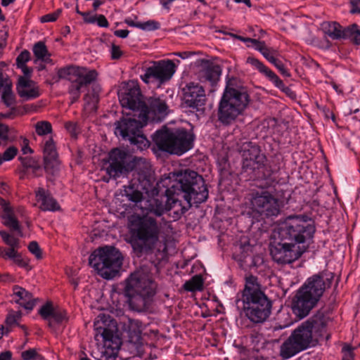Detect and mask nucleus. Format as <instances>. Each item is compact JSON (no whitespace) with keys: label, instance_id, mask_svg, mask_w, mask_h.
<instances>
[{"label":"nucleus","instance_id":"obj_34","mask_svg":"<svg viewBox=\"0 0 360 360\" xmlns=\"http://www.w3.org/2000/svg\"><path fill=\"white\" fill-rule=\"evenodd\" d=\"M33 53L36 59L34 60V63H37V60H40L42 61L47 62L50 60V54L47 50V48L45 44L42 41H38L33 46Z\"/></svg>","mask_w":360,"mask_h":360},{"label":"nucleus","instance_id":"obj_18","mask_svg":"<svg viewBox=\"0 0 360 360\" xmlns=\"http://www.w3.org/2000/svg\"><path fill=\"white\" fill-rule=\"evenodd\" d=\"M120 102L123 108L129 110H139V117H141L143 122L147 119L146 111L148 109L146 103L142 101V95L139 86L132 83L129 85L124 92L119 95Z\"/></svg>","mask_w":360,"mask_h":360},{"label":"nucleus","instance_id":"obj_59","mask_svg":"<svg viewBox=\"0 0 360 360\" xmlns=\"http://www.w3.org/2000/svg\"><path fill=\"white\" fill-rule=\"evenodd\" d=\"M65 126L66 129L70 133V134L72 136H74V137L77 136V125L75 123L69 122H67Z\"/></svg>","mask_w":360,"mask_h":360},{"label":"nucleus","instance_id":"obj_11","mask_svg":"<svg viewBox=\"0 0 360 360\" xmlns=\"http://www.w3.org/2000/svg\"><path fill=\"white\" fill-rule=\"evenodd\" d=\"M94 330L96 340H98L99 335L103 339L104 354L107 357L116 356L121 345L120 338L115 334L116 322L108 315L100 314L94 321Z\"/></svg>","mask_w":360,"mask_h":360},{"label":"nucleus","instance_id":"obj_41","mask_svg":"<svg viewBox=\"0 0 360 360\" xmlns=\"http://www.w3.org/2000/svg\"><path fill=\"white\" fill-rule=\"evenodd\" d=\"M0 236H1L4 242L9 247L19 248V240L18 238L4 231H0Z\"/></svg>","mask_w":360,"mask_h":360},{"label":"nucleus","instance_id":"obj_42","mask_svg":"<svg viewBox=\"0 0 360 360\" xmlns=\"http://www.w3.org/2000/svg\"><path fill=\"white\" fill-rule=\"evenodd\" d=\"M18 248H19L9 247V248L6 249L0 247V257L4 259H11L14 260L18 254L17 251Z\"/></svg>","mask_w":360,"mask_h":360},{"label":"nucleus","instance_id":"obj_61","mask_svg":"<svg viewBox=\"0 0 360 360\" xmlns=\"http://www.w3.org/2000/svg\"><path fill=\"white\" fill-rule=\"evenodd\" d=\"M237 39L242 41H244V42H249L251 44H248V46H254V47L258 41L257 39H251V38H248V37H243L241 36L237 37Z\"/></svg>","mask_w":360,"mask_h":360},{"label":"nucleus","instance_id":"obj_29","mask_svg":"<svg viewBox=\"0 0 360 360\" xmlns=\"http://www.w3.org/2000/svg\"><path fill=\"white\" fill-rule=\"evenodd\" d=\"M0 206L3 210L1 218L3 224L12 230H19V223L15 218L9 203L0 198Z\"/></svg>","mask_w":360,"mask_h":360},{"label":"nucleus","instance_id":"obj_16","mask_svg":"<svg viewBox=\"0 0 360 360\" xmlns=\"http://www.w3.org/2000/svg\"><path fill=\"white\" fill-rule=\"evenodd\" d=\"M239 152L243 158V170L253 172L259 169L264 163L265 155L261 153L258 146L250 141H244L239 146Z\"/></svg>","mask_w":360,"mask_h":360},{"label":"nucleus","instance_id":"obj_31","mask_svg":"<svg viewBox=\"0 0 360 360\" xmlns=\"http://www.w3.org/2000/svg\"><path fill=\"white\" fill-rule=\"evenodd\" d=\"M146 114L152 112L154 115L163 117L168 113V105L166 101L160 98H150Z\"/></svg>","mask_w":360,"mask_h":360},{"label":"nucleus","instance_id":"obj_24","mask_svg":"<svg viewBox=\"0 0 360 360\" xmlns=\"http://www.w3.org/2000/svg\"><path fill=\"white\" fill-rule=\"evenodd\" d=\"M17 92L24 101L38 98L41 95L39 86L30 78L20 76L16 86Z\"/></svg>","mask_w":360,"mask_h":360},{"label":"nucleus","instance_id":"obj_39","mask_svg":"<svg viewBox=\"0 0 360 360\" xmlns=\"http://www.w3.org/2000/svg\"><path fill=\"white\" fill-rule=\"evenodd\" d=\"M1 99L4 103L8 107L13 105L15 103V96L13 94L10 86L7 84H6L4 89Z\"/></svg>","mask_w":360,"mask_h":360},{"label":"nucleus","instance_id":"obj_57","mask_svg":"<svg viewBox=\"0 0 360 360\" xmlns=\"http://www.w3.org/2000/svg\"><path fill=\"white\" fill-rule=\"evenodd\" d=\"M272 64H274L280 71V72L285 77H290V75L289 72L284 68L283 64L281 61H280L278 59L275 60V62H273Z\"/></svg>","mask_w":360,"mask_h":360},{"label":"nucleus","instance_id":"obj_48","mask_svg":"<svg viewBox=\"0 0 360 360\" xmlns=\"http://www.w3.org/2000/svg\"><path fill=\"white\" fill-rule=\"evenodd\" d=\"M61 12H62L61 9H58L51 13H49L45 15H43L41 18V22H54L58 19V18L60 15Z\"/></svg>","mask_w":360,"mask_h":360},{"label":"nucleus","instance_id":"obj_50","mask_svg":"<svg viewBox=\"0 0 360 360\" xmlns=\"http://www.w3.org/2000/svg\"><path fill=\"white\" fill-rule=\"evenodd\" d=\"M159 22L155 20H148L146 22H141L139 28L144 30H155L159 28Z\"/></svg>","mask_w":360,"mask_h":360},{"label":"nucleus","instance_id":"obj_10","mask_svg":"<svg viewBox=\"0 0 360 360\" xmlns=\"http://www.w3.org/2000/svg\"><path fill=\"white\" fill-rule=\"evenodd\" d=\"M307 219L304 216L288 217L279 229L281 240L297 245L312 238L315 228Z\"/></svg>","mask_w":360,"mask_h":360},{"label":"nucleus","instance_id":"obj_22","mask_svg":"<svg viewBox=\"0 0 360 360\" xmlns=\"http://www.w3.org/2000/svg\"><path fill=\"white\" fill-rule=\"evenodd\" d=\"M44 169L48 174H53L58 170L60 160L55 142L51 136L49 137L43 146Z\"/></svg>","mask_w":360,"mask_h":360},{"label":"nucleus","instance_id":"obj_28","mask_svg":"<svg viewBox=\"0 0 360 360\" xmlns=\"http://www.w3.org/2000/svg\"><path fill=\"white\" fill-rule=\"evenodd\" d=\"M13 296L17 298L15 300V302L26 309L32 310L35 305V301L32 295L25 288L18 285L13 287Z\"/></svg>","mask_w":360,"mask_h":360},{"label":"nucleus","instance_id":"obj_46","mask_svg":"<svg viewBox=\"0 0 360 360\" xmlns=\"http://www.w3.org/2000/svg\"><path fill=\"white\" fill-rule=\"evenodd\" d=\"M21 318L20 311H9L6 319V323L8 326H12L17 323L18 321Z\"/></svg>","mask_w":360,"mask_h":360},{"label":"nucleus","instance_id":"obj_45","mask_svg":"<svg viewBox=\"0 0 360 360\" xmlns=\"http://www.w3.org/2000/svg\"><path fill=\"white\" fill-rule=\"evenodd\" d=\"M18 148L15 146L8 147L1 155L4 162L13 159L18 153Z\"/></svg>","mask_w":360,"mask_h":360},{"label":"nucleus","instance_id":"obj_37","mask_svg":"<svg viewBox=\"0 0 360 360\" xmlns=\"http://www.w3.org/2000/svg\"><path fill=\"white\" fill-rule=\"evenodd\" d=\"M202 280L200 276H195L184 285V288L187 291H195L202 288Z\"/></svg>","mask_w":360,"mask_h":360},{"label":"nucleus","instance_id":"obj_30","mask_svg":"<svg viewBox=\"0 0 360 360\" xmlns=\"http://www.w3.org/2000/svg\"><path fill=\"white\" fill-rule=\"evenodd\" d=\"M321 30L325 34L332 39H344L345 35V27H342L336 22H323L321 24Z\"/></svg>","mask_w":360,"mask_h":360},{"label":"nucleus","instance_id":"obj_21","mask_svg":"<svg viewBox=\"0 0 360 360\" xmlns=\"http://www.w3.org/2000/svg\"><path fill=\"white\" fill-rule=\"evenodd\" d=\"M183 98L188 107L196 109L203 106L206 101L203 87L193 82L188 84L183 89Z\"/></svg>","mask_w":360,"mask_h":360},{"label":"nucleus","instance_id":"obj_54","mask_svg":"<svg viewBox=\"0 0 360 360\" xmlns=\"http://www.w3.org/2000/svg\"><path fill=\"white\" fill-rule=\"evenodd\" d=\"M13 262L18 266L26 269L27 271L31 269V266L28 264V261L22 258L21 255L18 253L17 257L14 259Z\"/></svg>","mask_w":360,"mask_h":360},{"label":"nucleus","instance_id":"obj_55","mask_svg":"<svg viewBox=\"0 0 360 360\" xmlns=\"http://www.w3.org/2000/svg\"><path fill=\"white\" fill-rule=\"evenodd\" d=\"M247 63L251 64L253 66H255L260 72L266 67L259 60H258L257 59H256L255 58H252V57H248V59H247Z\"/></svg>","mask_w":360,"mask_h":360},{"label":"nucleus","instance_id":"obj_5","mask_svg":"<svg viewBox=\"0 0 360 360\" xmlns=\"http://www.w3.org/2000/svg\"><path fill=\"white\" fill-rule=\"evenodd\" d=\"M249 103L250 96L240 82L234 77L229 79L219 104V120L231 124L243 113Z\"/></svg>","mask_w":360,"mask_h":360},{"label":"nucleus","instance_id":"obj_20","mask_svg":"<svg viewBox=\"0 0 360 360\" xmlns=\"http://www.w3.org/2000/svg\"><path fill=\"white\" fill-rule=\"evenodd\" d=\"M318 301L302 289H299L292 302V310L299 319L306 317L316 306Z\"/></svg>","mask_w":360,"mask_h":360},{"label":"nucleus","instance_id":"obj_1","mask_svg":"<svg viewBox=\"0 0 360 360\" xmlns=\"http://www.w3.org/2000/svg\"><path fill=\"white\" fill-rule=\"evenodd\" d=\"M141 208L146 214L131 215L128 222L129 243L139 257L153 253L160 241L161 226L158 220L149 214L160 217L167 210L166 204L158 198L146 200Z\"/></svg>","mask_w":360,"mask_h":360},{"label":"nucleus","instance_id":"obj_63","mask_svg":"<svg viewBox=\"0 0 360 360\" xmlns=\"http://www.w3.org/2000/svg\"><path fill=\"white\" fill-rule=\"evenodd\" d=\"M18 68H21L22 72L24 73L25 77L30 78V75L32 73V70L30 68H28L25 64L18 66Z\"/></svg>","mask_w":360,"mask_h":360},{"label":"nucleus","instance_id":"obj_56","mask_svg":"<svg viewBox=\"0 0 360 360\" xmlns=\"http://www.w3.org/2000/svg\"><path fill=\"white\" fill-rule=\"evenodd\" d=\"M122 55V51L119 46L114 44L111 46V58L114 60L119 59Z\"/></svg>","mask_w":360,"mask_h":360},{"label":"nucleus","instance_id":"obj_51","mask_svg":"<svg viewBox=\"0 0 360 360\" xmlns=\"http://www.w3.org/2000/svg\"><path fill=\"white\" fill-rule=\"evenodd\" d=\"M56 323H61L67 320L66 313L64 311L54 310L51 317Z\"/></svg>","mask_w":360,"mask_h":360},{"label":"nucleus","instance_id":"obj_23","mask_svg":"<svg viewBox=\"0 0 360 360\" xmlns=\"http://www.w3.org/2000/svg\"><path fill=\"white\" fill-rule=\"evenodd\" d=\"M168 198L166 202V208L168 211H173V218L179 219L194 204L192 200L181 199L182 194H176L172 188L167 191Z\"/></svg>","mask_w":360,"mask_h":360},{"label":"nucleus","instance_id":"obj_43","mask_svg":"<svg viewBox=\"0 0 360 360\" xmlns=\"http://www.w3.org/2000/svg\"><path fill=\"white\" fill-rule=\"evenodd\" d=\"M354 348L352 347L350 345L344 344V345L342 348V360H354Z\"/></svg>","mask_w":360,"mask_h":360},{"label":"nucleus","instance_id":"obj_2","mask_svg":"<svg viewBox=\"0 0 360 360\" xmlns=\"http://www.w3.org/2000/svg\"><path fill=\"white\" fill-rule=\"evenodd\" d=\"M324 316L319 313L300 325L281 346L280 354L288 359L315 346L326 335Z\"/></svg>","mask_w":360,"mask_h":360},{"label":"nucleus","instance_id":"obj_17","mask_svg":"<svg viewBox=\"0 0 360 360\" xmlns=\"http://www.w3.org/2000/svg\"><path fill=\"white\" fill-rule=\"evenodd\" d=\"M306 249L304 245L300 247L285 241L271 245L270 253L273 259L278 264H290L300 258Z\"/></svg>","mask_w":360,"mask_h":360},{"label":"nucleus","instance_id":"obj_33","mask_svg":"<svg viewBox=\"0 0 360 360\" xmlns=\"http://www.w3.org/2000/svg\"><path fill=\"white\" fill-rule=\"evenodd\" d=\"M255 49L259 51L264 57L270 63L275 62L276 57L278 55V51L272 48H269L266 46L264 41H257L255 46Z\"/></svg>","mask_w":360,"mask_h":360},{"label":"nucleus","instance_id":"obj_40","mask_svg":"<svg viewBox=\"0 0 360 360\" xmlns=\"http://www.w3.org/2000/svg\"><path fill=\"white\" fill-rule=\"evenodd\" d=\"M54 310L55 309H53L52 304L51 302H47L43 305L39 311V314L44 319L49 320V326H51L50 317H52Z\"/></svg>","mask_w":360,"mask_h":360},{"label":"nucleus","instance_id":"obj_19","mask_svg":"<svg viewBox=\"0 0 360 360\" xmlns=\"http://www.w3.org/2000/svg\"><path fill=\"white\" fill-rule=\"evenodd\" d=\"M333 279V273L322 271L309 278L300 289L319 301L326 289L330 287Z\"/></svg>","mask_w":360,"mask_h":360},{"label":"nucleus","instance_id":"obj_35","mask_svg":"<svg viewBox=\"0 0 360 360\" xmlns=\"http://www.w3.org/2000/svg\"><path fill=\"white\" fill-rule=\"evenodd\" d=\"M345 36L344 39H349L352 43L356 45L360 44V30L358 25L353 24L351 26L345 27Z\"/></svg>","mask_w":360,"mask_h":360},{"label":"nucleus","instance_id":"obj_47","mask_svg":"<svg viewBox=\"0 0 360 360\" xmlns=\"http://www.w3.org/2000/svg\"><path fill=\"white\" fill-rule=\"evenodd\" d=\"M28 250L36 257L37 259H40L42 258L41 250L36 241H32L30 243Z\"/></svg>","mask_w":360,"mask_h":360},{"label":"nucleus","instance_id":"obj_8","mask_svg":"<svg viewBox=\"0 0 360 360\" xmlns=\"http://www.w3.org/2000/svg\"><path fill=\"white\" fill-rule=\"evenodd\" d=\"M193 135L184 129L171 130L166 127L158 130L153 136L160 150L179 155L193 147Z\"/></svg>","mask_w":360,"mask_h":360},{"label":"nucleus","instance_id":"obj_64","mask_svg":"<svg viewBox=\"0 0 360 360\" xmlns=\"http://www.w3.org/2000/svg\"><path fill=\"white\" fill-rule=\"evenodd\" d=\"M12 354L10 351H6L0 354V360H11Z\"/></svg>","mask_w":360,"mask_h":360},{"label":"nucleus","instance_id":"obj_27","mask_svg":"<svg viewBox=\"0 0 360 360\" xmlns=\"http://www.w3.org/2000/svg\"><path fill=\"white\" fill-rule=\"evenodd\" d=\"M19 160L23 167L22 170L20 171V179H23L29 170H31V174L34 177L42 176V168L37 160L32 157H20Z\"/></svg>","mask_w":360,"mask_h":360},{"label":"nucleus","instance_id":"obj_32","mask_svg":"<svg viewBox=\"0 0 360 360\" xmlns=\"http://www.w3.org/2000/svg\"><path fill=\"white\" fill-rule=\"evenodd\" d=\"M122 195L135 203L140 202L143 200V193L134 184L124 186Z\"/></svg>","mask_w":360,"mask_h":360},{"label":"nucleus","instance_id":"obj_14","mask_svg":"<svg viewBox=\"0 0 360 360\" xmlns=\"http://www.w3.org/2000/svg\"><path fill=\"white\" fill-rule=\"evenodd\" d=\"M143 125L142 122L134 118H123L117 122L115 134H119L124 139L129 140L142 150L149 146V141L141 130Z\"/></svg>","mask_w":360,"mask_h":360},{"label":"nucleus","instance_id":"obj_52","mask_svg":"<svg viewBox=\"0 0 360 360\" xmlns=\"http://www.w3.org/2000/svg\"><path fill=\"white\" fill-rule=\"evenodd\" d=\"M30 53L28 51L25 50L20 53V54L16 58V63L18 66L25 65L30 59Z\"/></svg>","mask_w":360,"mask_h":360},{"label":"nucleus","instance_id":"obj_25","mask_svg":"<svg viewBox=\"0 0 360 360\" xmlns=\"http://www.w3.org/2000/svg\"><path fill=\"white\" fill-rule=\"evenodd\" d=\"M198 77L202 82H209L212 85L219 79L221 69L219 65L207 60H201L198 65Z\"/></svg>","mask_w":360,"mask_h":360},{"label":"nucleus","instance_id":"obj_6","mask_svg":"<svg viewBox=\"0 0 360 360\" xmlns=\"http://www.w3.org/2000/svg\"><path fill=\"white\" fill-rule=\"evenodd\" d=\"M108 163L106 172L113 179L124 176L134 169L143 176L149 174L150 171V165L145 159L132 157L127 152L118 148L110 152Z\"/></svg>","mask_w":360,"mask_h":360},{"label":"nucleus","instance_id":"obj_58","mask_svg":"<svg viewBox=\"0 0 360 360\" xmlns=\"http://www.w3.org/2000/svg\"><path fill=\"white\" fill-rule=\"evenodd\" d=\"M81 15L84 18V21L86 23H94L96 20V15H91L89 12H85L81 13Z\"/></svg>","mask_w":360,"mask_h":360},{"label":"nucleus","instance_id":"obj_53","mask_svg":"<svg viewBox=\"0 0 360 360\" xmlns=\"http://www.w3.org/2000/svg\"><path fill=\"white\" fill-rule=\"evenodd\" d=\"M8 139V127L0 122V145Z\"/></svg>","mask_w":360,"mask_h":360},{"label":"nucleus","instance_id":"obj_26","mask_svg":"<svg viewBox=\"0 0 360 360\" xmlns=\"http://www.w3.org/2000/svg\"><path fill=\"white\" fill-rule=\"evenodd\" d=\"M36 198L41 202L40 210L43 211H56L60 210V206L56 200L43 188H39L36 191Z\"/></svg>","mask_w":360,"mask_h":360},{"label":"nucleus","instance_id":"obj_60","mask_svg":"<svg viewBox=\"0 0 360 360\" xmlns=\"http://www.w3.org/2000/svg\"><path fill=\"white\" fill-rule=\"evenodd\" d=\"M98 25L101 27H108L109 26V23L106 19V18L103 15H96V20Z\"/></svg>","mask_w":360,"mask_h":360},{"label":"nucleus","instance_id":"obj_36","mask_svg":"<svg viewBox=\"0 0 360 360\" xmlns=\"http://www.w3.org/2000/svg\"><path fill=\"white\" fill-rule=\"evenodd\" d=\"M35 131L40 136L51 134L52 126L48 121H39L34 124Z\"/></svg>","mask_w":360,"mask_h":360},{"label":"nucleus","instance_id":"obj_3","mask_svg":"<svg viewBox=\"0 0 360 360\" xmlns=\"http://www.w3.org/2000/svg\"><path fill=\"white\" fill-rule=\"evenodd\" d=\"M156 288L148 267L144 266L134 271L127 279L124 290L130 307L136 311L147 310Z\"/></svg>","mask_w":360,"mask_h":360},{"label":"nucleus","instance_id":"obj_12","mask_svg":"<svg viewBox=\"0 0 360 360\" xmlns=\"http://www.w3.org/2000/svg\"><path fill=\"white\" fill-rule=\"evenodd\" d=\"M58 76L60 79L71 82L69 93L73 103L79 98L82 88L95 81L98 73L95 70H88L84 68L71 65L59 69Z\"/></svg>","mask_w":360,"mask_h":360},{"label":"nucleus","instance_id":"obj_38","mask_svg":"<svg viewBox=\"0 0 360 360\" xmlns=\"http://www.w3.org/2000/svg\"><path fill=\"white\" fill-rule=\"evenodd\" d=\"M261 73H263L264 75L267 77L270 81H271L276 87L284 90L285 85L282 80L279 79V77L270 69H269L267 67H265L264 70L261 72Z\"/></svg>","mask_w":360,"mask_h":360},{"label":"nucleus","instance_id":"obj_15","mask_svg":"<svg viewBox=\"0 0 360 360\" xmlns=\"http://www.w3.org/2000/svg\"><path fill=\"white\" fill-rule=\"evenodd\" d=\"M175 72V65L172 60L154 62L153 65L146 70L141 77L146 84H158V86L169 80Z\"/></svg>","mask_w":360,"mask_h":360},{"label":"nucleus","instance_id":"obj_13","mask_svg":"<svg viewBox=\"0 0 360 360\" xmlns=\"http://www.w3.org/2000/svg\"><path fill=\"white\" fill-rule=\"evenodd\" d=\"M250 206L253 212L264 218L278 216L281 207L278 198L266 190L252 193Z\"/></svg>","mask_w":360,"mask_h":360},{"label":"nucleus","instance_id":"obj_7","mask_svg":"<svg viewBox=\"0 0 360 360\" xmlns=\"http://www.w3.org/2000/svg\"><path fill=\"white\" fill-rule=\"evenodd\" d=\"M172 188L176 194H182L183 199L192 200L194 204L202 203L208 198V189L202 176L193 170L179 172Z\"/></svg>","mask_w":360,"mask_h":360},{"label":"nucleus","instance_id":"obj_49","mask_svg":"<svg viewBox=\"0 0 360 360\" xmlns=\"http://www.w3.org/2000/svg\"><path fill=\"white\" fill-rule=\"evenodd\" d=\"M21 356L24 360H39V359L41 358L38 355L37 351L34 349H30L25 352H22Z\"/></svg>","mask_w":360,"mask_h":360},{"label":"nucleus","instance_id":"obj_4","mask_svg":"<svg viewBox=\"0 0 360 360\" xmlns=\"http://www.w3.org/2000/svg\"><path fill=\"white\" fill-rule=\"evenodd\" d=\"M241 301L245 316L255 323H263L271 314V302L261 290L257 278L252 275L245 278Z\"/></svg>","mask_w":360,"mask_h":360},{"label":"nucleus","instance_id":"obj_44","mask_svg":"<svg viewBox=\"0 0 360 360\" xmlns=\"http://www.w3.org/2000/svg\"><path fill=\"white\" fill-rule=\"evenodd\" d=\"M86 103L89 105L91 110L96 108V105L98 103L99 97L97 92H94L92 94H87L84 98Z\"/></svg>","mask_w":360,"mask_h":360},{"label":"nucleus","instance_id":"obj_62","mask_svg":"<svg viewBox=\"0 0 360 360\" xmlns=\"http://www.w3.org/2000/svg\"><path fill=\"white\" fill-rule=\"evenodd\" d=\"M129 30H118L114 32V34L120 38H126L129 34Z\"/></svg>","mask_w":360,"mask_h":360},{"label":"nucleus","instance_id":"obj_9","mask_svg":"<svg viewBox=\"0 0 360 360\" xmlns=\"http://www.w3.org/2000/svg\"><path fill=\"white\" fill-rule=\"evenodd\" d=\"M122 260L123 257L118 250L112 246H105L92 252L89 263L101 276L112 279L118 274Z\"/></svg>","mask_w":360,"mask_h":360}]
</instances>
